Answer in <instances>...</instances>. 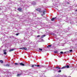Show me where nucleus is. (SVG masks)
<instances>
[{"instance_id":"obj_1","label":"nucleus","mask_w":77,"mask_h":77,"mask_svg":"<svg viewBox=\"0 0 77 77\" xmlns=\"http://www.w3.org/2000/svg\"><path fill=\"white\" fill-rule=\"evenodd\" d=\"M65 21H66V22H67V23L70 24H72L73 23V21L71 20V18L69 17L67 18L66 20H65Z\"/></svg>"},{"instance_id":"obj_2","label":"nucleus","mask_w":77,"mask_h":77,"mask_svg":"<svg viewBox=\"0 0 77 77\" xmlns=\"http://www.w3.org/2000/svg\"><path fill=\"white\" fill-rule=\"evenodd\" d=\"M36 11H39L40 12H43V15H45V11H46V10L45 9V10L42 11L40 8H37L36 9Z\"/></svg>"},{"instance_id":"obj_3","label":"nucleus","mask_w":77,"mask_h":77,"mask_svg":"<svg viewBox=\"0 0 77 77\" xmlns=\"http://www.w3.org/2000/svg\"><path fill=\"white\" fill-rule=\"evenodd\" d=\"M69 29H70V28L69 27L68 29L67 28L65 29H64V30L62 32V33L63 34H65V33H66L69 32Z\"/></svg>"},{"instance_id":"obj_4","label":"nucleus","mask_w":77,"mask_h":77,"mask_svg":"<svg viewBox=\"0 0 77 77\" xmlns=\"http://www.w3.org/2000/svg\"><path fill=\"white\" fill-rule=\"evenodd\" d=\"M30 66H31L32 68H35V66H37V67H39V65H36V64H31L30 65Z\"/></svg>"},{"instance_id":"obj_5","label":"nucleus","mask_w":77,"mask_h":77,"mask_svg":"<svg viewBox=\"0 0 77 77\" xmlns=\"http://www.w3.org/2000/svg\"><path fill=\"white\" fill-rule=\"evenodd\" d=\"M69 68V66L68 65L64 66L61 68V69H65V68Z\"/></svg>"},{"instance_id":"obj_6","label":"nucleus","mask_w":77,"mask_h":77,"mask_svg":"<svg viewBox=\"0 0 77 77\" xmlns=\"http://www.w3.org/2000/svg\"><path fill=\"white\" fill-rule=\"evenodd\" d=\"M57 20V17H54V18H53L51 19V21H55V20Z\"/></svg>"},{"instance_id":"obj_7","label":"nucleus","mask_w":77,"mask_h":77,"mask_svg":"<svg viewBox=\"0 0 77 77\" xmlns=\"http://www.w3.org/2000/svg\"><path fill=\"white\" fill-rule=\"evenodd\" d=\"M3 52L4 53V54H5V55H6L7 54V53L6 52V50L5 49L3 50Z\"/></svg>"},{"instance_id":"obj_8","label":"nucleus","mask_w":77,"mask_h":77,"mask_svg":"<svg viewBox=\"0 0 77 77\" xmlns=\"http://www.w3.org/2000/svg\"><path fill=\"white\" fill-rule=\"evenodd\" d=\"M14 50H15V48L9 50V52H11V51H14Z\"/></svg>"},{"instance_id":"obj_9","label":"nucleus","mask_w":77,"mask_h":77,"mask_svg":"<svg viewBox=\"0 0 77 77\" xmlns=\"http://www.w3.org/2000/svg\"><path fill=\"white\" fill-rule=\"evenodd\" d=\"M31 3L32 5H36V2L34 1L32 2Z\"/></svg>"},{"instance_id":"obj_10","label":"nucleus","mask_w":77,"mask_h":77,"mask_svg":"<svg viewBox=\"0 0 77 77\" xmlns=\"http://www.w3.org/2000/svg\"><path fill=\"white\" fill-rule=\"evenodd\" d=\"M17 10L19 11V12H21V11H22V9H21V8H19Z\"/></svg>"},{"instance_id":"obj_11","label":"nucleus","mask_w":77,"mask_h":77,"mask_svg":"<svg viewBox=\"0 0 77 77\" xmlns=\"http://www.w3.org/2000/svg\"><path fill=\"white\" fill-rule=\"evenodd\" d=\"M20 65H21V66H25V64L22 63H20Z\"/></svg>"},{"instance_id":"obj_12","label":"nucleus","mask_w":77,"mask_h":77,"mask_svg":"<svg viewBox=\"0 0 77 77\" xmlns=\"http://www.w3.org/2000/svg\"><path fill=\"white\" fill-rule=\"evenodd\" d=\"M21 75H22V73H20V74H18L17 75V77H20Z\"/></svg>"},{"instance_id":"obj_13","label":"nucleus","mask_w":77,"mask_h":77,"mask_svg":"<svg viewBox=\"0 0 77 77\" xmlns=\"http://www.w3.org/2000/svg\"><path fill=\"white\" fill-rule=\"evenodd\" d=\"M30 71H31V69H29L26 72H26H28V73L30 72Z\"/></svg>"},{"instance_id":"obj_14","label":"nucleus","mask_w":77,"mask_h":77,"mask_svg":"<svg viewBox=\"0 0 77 77\" xmlns=\"http://www.w3.org/2000/svg\"><path fill=\"white\" fill-rule=\"evenodd\" d=\"M5 66H8V67H9V66H10V64H8L5 65Z\"/></svg>"},{"instance_id":"obj_15","label":"nucleus","mask_w":77,"mask_h":77,"mask_svg":"<svg viewBox=\"0 0 77 77\" xmlns=\"http://www.w3.org/2000/svg\"><path fill=\"white\" fill-rule=\"evenodd\" d=\"M69 51H66L64 53V54H66L67 53H69Z\"/></svg>"},{"instance_id":"obj_16","label":"nucleus","mask_w":77,"mask_h":77,"mask_svg":"<svg viewBox=\"0 0 77 77\" xmlns=\"http://www.w3.org/2000/svg\"><path fill=\"white\" fill-rule=\"evenodd\" d=\"M45 35H44L41 36V38H43L44 37H45Z\"/></svg>"},{"instance_id":"obj_17","label":"nucleus","mask_w":77,"mask_h":77,"mask_svg":"<svg viewBox=\"0 0 77 77\" xmlns=\"http://www.w3.org/2000/svg\"><path fill=\"white\" fill-rule=\"evenodd\" d=\"M55 68H57V69H61V68L59 67H56Z\"/></svg>"},{"instance_id":"obj_18","label":"nucleus","mask_w":77,"mask_h":77,"mask_svg":"<svg viewBox=\"0 0 77 77\" xmlns=\"http://www.w3.org/2000/svg\"><path fill=\"white\" fill-rule=\"evenodd\" d=\"M24 71H23V70H21V73H22V75H23V72H24Z\"/></svg>"},{"instance_id":"obj_19","label":"nucleus","mask_w":77,"mask_h":77,"mask_svg":"<svg viewBox=\"0 0 77 77\" xmlns=\"http://www.w3.org/2000/svg\"><path fill=\"white\" fill-rule=\"evenodd\" d=\"M53 5L54 6H55V7H56V6H57V4H54V3H53Z\"/></svg>"},{"instance_id":"obj_20","label":"nucleus","mask_w":77,"mask_h":77,"mask_svg":"<svg viewBox=\"0 0 77 77\" xmlns=\"http://www.w3.org/2000/svg\"><path fill=\"white\" fill-rule=\"evenodd\" d=\"M52 45H48V46L47 47V48H49V47H50Z\"/></svg>"},{"instance_id":"obj_21","label":"nucleus","mask_w":77,"mask_h":77,"mask_svg":"<svg viewBox=\"0 0 77 77\" xmlns=\"http://www.w3.org/2000/svg\"><path fill=\"white\" fill-rule=\"evenodd\" d=\"M14 38V36H11L10 37V38L11 39H12V38Z\"/></svg>"},{"instance_id":"obj_22","label":"nucleus","mask_w":77,"mask_h":77,"mask_svg":"<svg viewBox=\"0 0 77 77\" xmlns=\"http://www.w3.org/2000/svg\"><path fill=\"white\" fill-rule=\"evenodd\" d=\"M38 72L37 71H35L33 73L34 74H36V73H38Z\"/></svg>"},{"instance_id":"obj_23","label":"nucleus","mask_w":77,"mask_h":77,"mask_svg":"<svg viewBox=\"0 0 77 77\" xmlns=\"http://www.w3.org/2000/svg\"><path fill=\"white\" fill-rule=\"evenodd\" d=\"M28 75H32V73H31L29 72L28 74Z\"/></svg>"},{"instance_id":"obj_24","label":"nucleus","mask_w":77,"mask_h":77,"mask_svg":"<svg viewBox=\"0 0 77 77\" xmlns=\"http://www.w3.org/2000/svg\"><path fill=\"white\" fill-rule=\"evenodd\" d=\"M26 30L28 31V32H29V30H30V28H28L26 29Z\"/></svg>"},{"instance_id":"obj_25","label":"nucleus","mask_w":77,"mask_h":77,"mask_svg":"<svg viewBox=\"0 0 77 77\" xmlns=\"http://www.w3.org/2000/svg\"><path fill=\"white\" fill-rule=\"evenodd\" d=\"M23 50H27V48L26 47L23 48Z\"/></svg>"},{"instance_id":"obj_26","label":"nucleus","mask_w":77,"mask_h":77,"mask_svg":"<svg viewBox=\"0 0 77 77\" xmlns=\"http://www.w3.org/2000/svg\"><path fill=\"white\" fill-rule=\"evenodd\" d=\"M0 62L1 63H3V61L2 60H0Z\"/></svg>"},{"instance_id":"obj_27","label":"nucleus","mask_w":77,"mask_h":77,"mask_svg":"<svg viewBox=\"0 0 77 77\" xmlns=\"http://www.w3.org/2000/svg\"><path fill=\"white\" fill-rule=\"evenodd\" d=\"M42 77H44V76H45V75H44V73H43V74L42 73Z\"/></svg>"},{"instance_id":"obj_28","label":"nucleus","mask_w":77,"mask_h":77,"mask_svg":"<svg viewBox=\"0 0 77 77\" xmlns=\"http://www.w3.org/2000/svg\"><path fill=\"white\" fill-rule=\"evenodd\" d=\"M58 53V52L57 51H54V53H55V54H57Z\"/></svg>"},{"instance_id":"obj_29","label":"nucleus","mask_w":77,"mask_h":77,"mask_svg":"<svg viewBox=\"0 0 77 77\" xmlns=\"http://www.w3.org/2000/svg\"><path fill=\"white\" fill-rule=\"evenodd\" d=\"M60 75H57L56 77H60Z\"/></svg>"},{"instance_id":"obj_30","label":"nucleus","mask_w":77,"mask_h":77,"mask_svg":"<svg viewBox=\"0 0 77 77\" xmlns=\"http://www.w3.org/2000/svg\"><path fill=\"white\" fill-rule=\"evenodd\" d=\"M60 54H64V53H63V51H61L60 52Z\"/></svg>"},{"instance_id":"obj_31","label":"nucleus","mask_w":77,"mask_h":77,"mask_svg":"<svg viewBox=\"0 0 77 77\" xmlns=\"http://www.w3.org/2000/svg\"><path fill=\"white\" fill-rule=\"evenodd\" d=\"M62 77H66V75H62Z\"/></svg>"},{"instance_id":"obj_32","label":"nucleus","mask_w":77,"mask_h":77,"mask_svg":"<svg viewBox=\"0 0 77 77\" xmlns=\"http://www.w3.org/2000/svg\"><path fill=\"white\" fill-rule=\"evenodd\" d=\"M31 14H32V15H35V13H31Z\"/></svg>"},{"instance_id":"obj_33","label":"nucleus","mask_w":77,"mask_h":77,"mask_svg":"<svg viewBox=\"0 0 77 77\" xmlns=\"http://www.w3.org/2000/svg\"><path fill=\"white\" fill-rule=\"evenodd\" d=\"M58 72H61V70H59L58 71Z\"/></svg>"},{"instance_id":"obj_34","label":"nucleus","mask_w":77,"mask_h":77,"mask_svg":"<svg viewBox=\"0 0 77 77\" xmlns=\"http://www.w3.org/2000/svg\"><path fill=\"white\" fill-rule=\"evenodd\" d=\"M69 52H72V50L71 49L69 50Z\"/></svg>"},{"instance_id":"obj_35","label":"nucleus","mask_w":77,"mask_h":77,"mask_svg":"<svg viewBox=\"0 0 77 77\" xmlns=\"http://www.w3.org/2000/svg\"><path fill=\"white\" fill-rule=\"evenodd\" d=\"M39 50L40 51H42V49H41V48H39Z\"/></svg>"},{"instance_id":"obj_36","label":"nucleus","mask_w":77,"mask_h":77,"mask_svg":"<svg viewBox=\"0 0 77 77\" xmlns=\"http://www.w3.org/2000/svg\"><path fill=\"white\" fill-rule=\"evenodd\" d=\"M14 65H18V63H14Z\"/></svg>"},{"instance_id":"obj_37","label":"nucleus","mask_w":77,"mask_h":77,"mask_svg":"<svg viewBox=\"0 0 77 77\" xmlns=\"http://www.w3.org/2000/svg\"><path fill=\"white\" fill-rule=\"evenodd\" d=\"M39 67H40V68H41V67H43V66L41 65H39Z\"/></svg>"},{"instance_id":"obj_38","label":"nucleus","mask_w":77,"mask_h":77,"mask_svg":"<svg viewBox=\"0 0 77 77\" xmlns=\"http://www.w3.org/2000/svg\"><path fill=\"white\" fill-rule=\"evenodd\" d=\"M47 0H46V1H44V3H47Z\"/></svg>"},{"instance_id":"obj_39","label":"nucleus","mask_w":77,"mask_h":77,"mask_svg":"<svg viewBox=\"0 0 77 77\" xmlns=\"http://www.w3.org/2000/svg\"><path fill=\"white\" fill-rule=\"evenodd\" d=\"M75 37H77H77H76V36H77V32L75 33ZM76 39H77V38H76Z\"/></svg>"},{"instance_id":"obj_40","label":"nucleus","mask_w":77,"mask_h":77,"mask_svg":"<svg viewBox=\"0 0 77 77\" xmlns=\"http://www.w3.org/2000/svg\"><path fill=\"white\" fill-rule=\"evenodd\" d=\"M19 34H20V33H17L16 34V36H18V35H19Z\"/></svg>"},{"instance_id":"obj_41","label":"nucleus","mask_w":77,"mask_h":77,"mask_svg":"<svg viewBox=\"0 0 77 77\" xmlns=\"http://www.w3.org/2000/svg\"><path fill=\"white\" fill-rule=\"evenodd\" d=\"M20 49H21L22 50H23V48H20Z\"/></svg>"},{"instance_id":"obj_42","label":"nucleus","mask_w":77,"mask_h":77,"mask_svg":"<svg viewBox=\"0 0 77 77\" xmlns=\"http://www.w3.org/2000/svg\"><path fill=\"white\" fill-rule=\"evenodd\" d=\"M41 39V41H42V42H43V39Z\"/></svg>"},{"instance_id":"obj_43","label":"nucleus","mask_w":77,"mask_h":77,"mask_svg":"<svg viewBox=\"0 0 77 77\" xmlns=\"http://www.w3.org/2000/svg\"><path fill=\"white\" fill-rule=\"evenodd\" d=\"M37 37H39V36H40V35H37Z\"/></svg>"},{"instance_id":"obj_44","label":"nucleus","mask_w":77,"mask_h":77,"mask_svg":"<svg viewBox=\"0 0 77 77\" xmlns=\"http://www.w3.org/2000/svg\"><path fill=\"white\" fill-rule=\"evenodd\" d=\"M68 36H70V34H69L68 35Z\"/></svg>"},{"instance_id":"obj_45","label":"nucleus","mask_w":77,"mask_h":77,"mask_svg":"<svg viewBox=\"0 0 77 77\" xmlns=\"http://www.w3.org/2000/svg\"><path fill=\"white\" fill-rule=\"evenodd\" d=\"M52 35H54V33H52Z\"/></svg>"},{"instance_id":"obj_46","label":"nucleus","mask_w":77,"mask_h":77,"mask_svg":"<svg viewBox=\"0 0 77 77\" xmlns=\"http://www.w3.org/2000/svg\"><path fill=\"white\" fill-rule=\"evenodd\" d=\"M75 11L76 12H77V9H76L75 10Z\"/></svg>"},{"instance_id":"obj_47","label":"nucleus","mask_w":77,"mask_h":77,"mask_svg":"<svg viewBox=\"0 0 77 77\" xmlns=\"http://www.w3.org/2000/svg\"><path fill=\"white\" fill-rule=\"evenodd\" d=\"M0 50H2V48H0Z\"/></svg>"},{"instance_id":"obj_48","label":"nucleus","mask_w":77,"mask_h":77,"mask_svg":"<svg viewBox=\"0 0 77 77\" xmlns=\"http://www.w3.org/2000/svg\"><path fill=\"white\" fill-rule=\"evenodd\" d=\"M3 46H1V48H3Z\"/></svg>"},{"instance_id":"obj_49","label":"nucleus","mask_w":77,"mask_h":77,"mask_svg":"<svg viewBox=\"0 0 77 77\" xmlns=\"http://www.w3.org/2000/svg\"><path fill=\"white\" fill-rule=\"evenodd\" d=\"M41 15H42V16H43V14H41Z\"/></svg>"},{"instance_id":"obj_50","label":"nucleus","mask_w":77,"mask_h":77,"mask_svg":"<svg viewBox=\"0 0 77 77\" xmlns=\"http://www.w3.org/2000/svg\"><path fill=\"white\" fill-rule=\"evenodd\" d=\"M50 34H51V35H52V34H53V33H51Z\"/></svg>"},{"instance_id":"obj_51","label":"nucleus","mask_w":77,"mask_h":77,"mask_svg":"<svg viewBox=\"0 0 77 77\" xmlns=\"http://www.w3.org/2000/svg\"><path fill=\"white\" fill-rule=\"evenodd\" d=\"M10 2H11V0H9Z\"/></svg>"},{"instance_id":"obj_52","label":"nucleus","mask_w":77,"mask_h":77,"mask_svg":"<svg viewBox=\"0 0 77 77\" xmlns=\"http://www.w3.org/2000/svg\"><path fill=\"white\" fill-rule=\"evenodd\" d=\"M43 72H45V71H43Z\"/></svg>"},{"instance_id":"obj_53","label":"nucleus","mask_w":77,"mask_h":77,"mask_svg":"<svg viewBox=\"0 0 77 77\" xmlns=\"http://www.w3.org/2000/svg\"><path fill=\"white\" fill-rule=\"evenodd\" d=\"M55 71H56V70H55Z\"/></svg>"},{"instance_id":"obj_54","label":"nucleus","mask_w":77,"mask_h":77,"mask_svg":"<svg viewBox=\"0 0 77 77\" xmlns=\"http://www.w3.org/2000/svg\"><path fill=\"white\" fill-rule=\"evenodd\" d=\"M67 3H68V4H69V2H67Z\"/></svg>"},{"instance_id":"obj_55","label":"nucleus","mask_w":77,"mask_h":77,"mask_svg":"<svg viewBox=\"0 0 77 77\" xmlns=\"http://www.w3.org/2000/svg\"><path fill=\"white\" fill-rule=\"evenodd\" d=\"M40 77H42V76H40Z\"/></svg>"},{"instance_id":"obj_56","label":"nucleus","mask_w":77,"mask_h":77,"mask_svg":"<svg viewBox=\"0 0 77 77\" xmlns=\"http://www.w3.org/2000/svg\"><path fill=\"white\" fill-rule=\"evenodd\" d=\"M76 6L77 7V5H76Z\"/></svg>"},{"instance_id":"obj_57","label":"nucleus","mask_w":77,"mask_h":77,"mask_svg":"<svg viewBox=\"0 0 77 77\" xmlns=\"http://www.w3.org/2000/svg\"><path fill=\"white\" fill-rule=\"evenodd\" d=\"M1 38H0V39H1Z\"/></svg>"},{"instance_id":"obj_58","label":"nucleus","mask_w":77,"mask_h":77,"mask_svg":"<svg viewBox=\"0 0 77 77\" xmlns=\"http://www.w3.org/2000/svg\"><path fill=\"white\" fill-rule=\"evenodd\" d=\"M64 6H66V5H64Z\"/></svg>"},{"instance_id":"obj_59","label":"nucleus","mask_w":77,"mask_h":77,"mask_svg":"<svg viewBox=\"0 0 77 77\" xmlns=\"http://www.w3.org/2000/svg\"><path fill=\"white\" fill-rule=\"evenodd\" d=\"M68 77H71V76H69Z\"/></svg>"},{"instance_id":"obj_60","label":"nucleus","mask_w":77,"mask_h":77,"mask_svg":"<svg viewBox=\"0 0 77 77\" xmlns=\"http://www.w3.org/2000/svg\"><path fill=\"white\" fill-rule=\"evenodd\" d=\"M49 63H50V62Z\"/></svg>"},{"instance_id":"obj_61","label":"nucleus","mask_w":77,"mask_h":77,"mask_svg":"<svg viewBox=\"0 0 77 77\" xmlns=\"http://www.w3.org/2000/svg\"><path fill=\"white\" fill-rule=\"evenodd\" d=\"M27 64V65H28V64Z\"/></svg>"},{"instance_id":"obj_62","label":"nucleus","mask_w":77,"mask_h":77,"mask_svg":"<svg viewBox=\"0 0 77 77\" xmlns=\"http://www.w3.org/2000/svg\"><path fill=\"white\" fill-rule=\"evenodd\" d=\"M1 10V9L0 8V10Z\"/></svg>"},{"instance_id":"obj_63","label":"nucleus","mask_w":77,"mask_h":77,"mask_svg":"<svg viewBox=\"0 0 77 77\" xmlns=\"http://www.w3.org/2000/svg\"><path fill=\"white\" fill-rule=\"evenodd\" d=\"M26 38V37H25V38Z\"/></svg>"}]
</instances>
